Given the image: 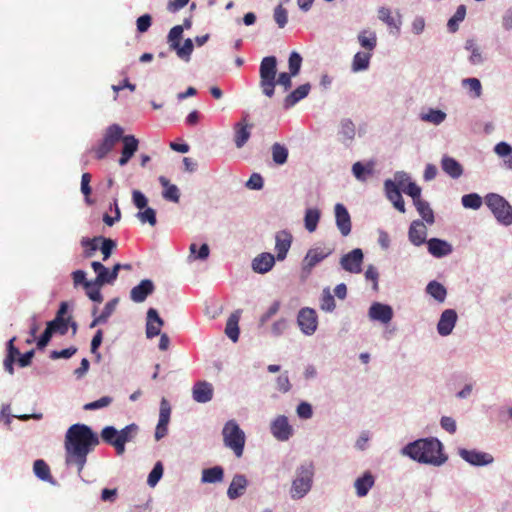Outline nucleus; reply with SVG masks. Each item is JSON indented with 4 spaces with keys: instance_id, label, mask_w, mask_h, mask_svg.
I'll return each instance as SVG.
<instances>
[{
    "instance_id": "nucleus-21",
    "label": "nucleus",
    "mask_w": 512,
    "mask_h": 512,
    "mask_svg": "<svg viewBox=\"0 0 512 512\" xmlns=\"http://www.w3.org/2000/svg\"><path fill=\"white\" fill-rule=\"evenodd\" d=\"M408 237L412 244L420 246L426 242L427 228L420 220H414L409 227Z\"/></svg>"
},
{
    "instance_id": "nucleus-20",
    "label": "nucleus",
    "mask_w": 512,
    "mask_h": 512,
    "mask_svg": "<svg viewBox=\"0 0 512 512\" xmlns=\"http://www.w3.org/2000/svg\"><path fill=\"white\" fill-rule=\"evenodd\" d=\"M153 291V282L149 279H144L137 286L132 288L130 298L135 303H141L144 302Z\"/></svg>"
},
{
    "instance_id": "nucleus-31",
    "label": "nucleus",
    "mask_w": 512,
    "mask_h": 512,
    "mask_svg": "<svg viewBox=\"0 0 512 512\" xmlns=\"http://www.w3.org/2000/svg\"><path fill=\"white\" fill-rule=\"evenodd\" d=\"M358 42L366 51L372 53L377 45V36L374 31L364 29L358 34Z\"/></svg>"
},
{
    "instance_id": "nucleus-13",
    "label": "nucleus",
    "mask_w": 512,
    "mask_h": 512,
    "mask_svg": "<svg viewBox=\"0 0 512 512\" xmlns=\"http://www.w3.org/2000/svg\"><path fill=\"white\" fill-rule=\"evenodd\" d=\"M292 234L287 230H281L275 235V250L277 259L282 261L286 258L292 244Z\"/></svg>"
},
{
    "instance_id": "nucleus-44",
    "label": "nucleus",
    "mask_w": 512,
    "mask_h": 512,
    "mask_svg": "<svg viewBox=\"0 0 512 512\" xmlns=\"http://www.w3.org/2000/svg\"><path fill=\"white\" fill-rule=\"evenodd\" d=\"M33 471L35 475L41 480L48 481L51 479L50 468L42 459H38L34 462Z\"/></svg>"
},
{
    "instance_id": "nucleus-7",
    "label": "nucleus",
    "mask_w": 512,
    "mask_h": 512,
    "mask_svg": "<svg viewBox=\"0 0 512 512\" xmlns=\"http://www.w3.org/2000/svg\"><path fill=\"white\" fill-rule=\"evenodd\" d=\"M486 204L499 223L505 226L512 224V206L504 197L491 193L486 196Z\"/></svg>"
},
{
    "instance_id": "nucleus-16",
    "label": "nucleus",
    "mask_w": 512,
    "mask_h": 512,
    "mask_svg": "<svg viewBox=\"0 0 512 512\" xmlns=\"http://www.w3.org/2000/svg\"><path fill=\"white\" fill-rule=\"evenodd\" d=\"M335 218L342 236H348L351 232V218L346 207L341 203L335 205Z\"/></svg>"
},
{
    "instance_id": "nucleus-60",
    "label": "nucleus",
    "mask_w": 512,
    "mask_h": 512,
    "mask_svg": "<svg viewBox=\"0 0 512 512\" xmlns=\"http://www.w3.org/2000/svg\"><path fill=\"white\" fill-rule=\"evenodd\" d=\"M378 17L381 21H383L384 23H386L389 27H394V28H398V25L395 21V19L393 18V16L391 15V11L390 9L386 8V7H381L379 10H378Z\"/></svg>"
},
{
    "instance_id": "nucleus-10",
    "label": "nucleus",
    "mask_w": 512,
    "mask_h": 512,
    "mask_svg": "<svg viewBox=\"0 0 512 512\" xmlns=\"http://www.w3.org/2000/svg\"><path fill=\"white\" fill-rule=\"evenodd\" d=\"M171 407L169 402L163 398L160 403L159 420L155 430V439L159 441L167 435L170 421Z\"/></svg>"
},
{
    "instance_id": "nucleus-22",
    "label": "nucleus",
    "mask_w": 512,
    "mask_h": 512,
    "mask_svg": "<svg viewBox=\"0 0 512 512\" xmlns=\"http://www.w3.org/2000/svg\"><path fill=\"white\" fill-rule=\"evenodd\" d=\"M193 399L198 403L209 402L213 397V386L207 381L196 382L192 389Z\"/></svg>"
},
{
    "instance_id": "nucleus-57",
    "label": "nucleus",
    "mask_w": 512,
    "mask_h": 512,
    "mask_svg": "<svg viewBox=\"0 0 512 512\" xmlns=\"http://www.w3.org/2000/svg\"><path fill=\"white\" fill-rule=\"evenodd\" d=\"M113 402V398L110 396H103L100 399L86 403L83 406L84 410H97L109 406Z\"/></svg>"
},
{
    "instance_id": "nucleus-32",
    "label": "nucleus",
    "mask_w": 512,
    "mask_h": 512,
    "mask_svg": "<svg viewBox=\"0 0 512 512\" xmlns=\"http://www.w3.org/2000/svg\"><path fill=\"white\" fill-rule=\"evenodd\" d=\"M310 84L306 83L297 87L294 91H292L289 95L286 96L284 100L285 108H290L294 106L297 102L305 98L310 91Z\"/></svg>"
},
{
    "instance_id": "nucleus-14",
    "label": "nucleus",
    "mask_w": 512,
    "mask_h": 512,
    "mask_svg": "<svg viewBox=\"0 0 512 512\" xmlns=\"http://www.w3.org/2000/svg\"><path fill=\"white\" fill-rule=\"evenodd\" d=\"M271 433L280 441H286L292 435V427L286 416H278L271 424Z\"/></svg>"
},
{
    "instance_id": "nucleus-62",
    "label": "nucleus",
    "mask_w": 512,
    "mask_h": 512,
    "mask_svg": "<svg viewBox=\"0 0 512 512\" xmlns=\"http://www.w3.org/2000/svg\"><path fill=\"white\" fill-rule=\"evenodd\" d=\"M91 174L88 172H85L82 174L81 177V192L84 194L86 202L91 203L89 200V196L92 192L90 182H91Z\"/></svg>"
},
{
    "instance_id": "nucleus-48",
    "label": "nucleus",
    "mask_w": 512,
    "mask_h": 512,
    "mask_svg": "<svg viewBox=\"0 0 512 512\" xmlns=\"http://www.w3.org/2000/svg\"><path fill=\"white\" fill-rule=\"evenodd\" d=\"M117 244L114 240L110 238H105L102 236V239L100 241V251L102 253V260L106 261L109 259V257L112 255L113 251L116 249Z\"/></svg>"
},
{
    "instance_id": "nucleus-11",
    "label": "nucleus",
    "mask_w": 512,
    "mask_h": 512,
    "mask_svg": "<svg viewBox=\"0 0 512 512\" xmlns=\"http://www.w3.org/2000/svg\"><path fill=\"white\" fill-rule=\"evenodd\" d=\"M459 455L466 462L470 463L471 465H475V466L488 465V464H491L494 460L492 455H490L488 453H484V452H479L476 450L460 449Z\"/></svg>"
},
{
    "instance_id": "nucleus-50",
    "label": "nucleus",
    "mask_w": 512,
    "mask_h": 512,
    "mask_svg": "<svg viewBox=\"0 0 512 512\" xmlns=\"http://www.w3.org/2000/svg\"><path fill=\"white\" fill-rule=\"evenodd\" d=\"M183 34V26L176 25L170 29L168 33V43L170 48L173 50L174 48H178L180 41L182 39Z\"/></svg>"
},
{
    "instance_id": "nucleus-5",
    "label": "nucleus",
    "mask_w": 512,
    "mask_h": 512,
    "mask_svg": "<svg viewBox=\"0 0 512 512\" xmlns=\"http://www.w3.org/2000/svg\"><path fill=\"white\" fill-rule=\"evenodd\" d=\"M124 137V129L118 124L108 126L102 140L92 147L91 152L97 160L104 159Z\"/></svg>"
},
{
    "instance_id": "nucleus-59",
    "label": "nucleus",
    "mask_w": 512,
    "mask_h": 512,
    "mask_svg": "<svg viewBox=\"0 0 512 512\" xmlns=\"http://www.w3.org/2000/svg\"><path fill=\"white\" fill-rule=\"evenodd\" d=\"M274 20L279 28H284L288 21L287 10L280 4L274 9Z\"/></svg>"
},
{
    "instance_id": "nucleus-41",
    "label": "nucleus",
    "mask_w": 512,
    "mask_h": 512,
    "mask_svg": "<svg viewBox=\"0 0 512 512\" xmlns=\"http://www.w3.org/2000/svg\"><path fill=\"white\" fill-rule=\"evenodd\" d=\"M272 152V159L275 164L277 165H283L287 162L288 159V149L280 144V143H274L271 147Z\"/></svg>"
},
{
    "instance_id": "nucleus-36",
    "label": "nucleus",
    "mask_w": 512,
    "mask_h": 512,
    "mask_svg": "<svg viewBox=\"0 0 512 512\" xmlns=\"http://www.w3.org/2000/svg\"><path fill=\"white\" fill-rule=\"evenodd\" d=\"M371 57H372V53H370V52H366V51L357 52L354 55L353 60H352V65H351L352 71L359 72V71H364V70L368 69Z\"/></svg>"
},
{
    "instance_id": "nucleus-64",
    "label": "nucleus",
    "mask_w": 512,
    "mask_h": 512,
    "mask_svg": "<svg viewBox=\"0 0 512 512\" xmlns=\"http://www.w3.org/2000/svg\"><path fill=\"white\" fill-rule=\"evenodd\" d=\"M462 84L468 87L470 91H473L475 97L481 96L482 86L477 78H466L462 81Z\"/></svg>"
},
{
    "instance_id": "nucleus-26",
    "label": "nucleus",
    "mask_w": 512,
    "mask_h": 512,
    "mask_svg": "<svg viewBox=\"0 0 512 512\" xmlns=\"http://www.w3.org/2000/svg\"><path fill=\"white\" fill-rule=\"evenodd\" d=\"M275 265V257L271 253L263 252L254 258L252 268L255 272L264 274L270 271Z\"/></svg>"
},
{
    "instance_id": "nucleus-58",
    "label": "nucleus",
    "mask_w": 512,
    "mask_h": 512,
    "mask_svg": "<svg viewBox=\"0 0 512 512\" xmlns=\"http://www.w3.org/2000/svg\"><path fill=\"white\" fill-rule=\"evenodd\" d=\"M335 300L329 290H324L321 298L320 307L322 310L332 312L335 309Z\"/></svg>"
},
{
    "instance_id": "nucleus-43",
    "label": "nucleus",
    "mask_w": 512,
    "mask_h": 512,
    "mask_svg": "<svg viewBox=\"0 0 512 512\" xmlns=\"http://www.w3.org/2000/svg\"><path fill=\"white\" fill-rule=\"evenodd\" d=\"M102 286L103 285L96 284V280L94 279L93 281L85 283L83 288L85 289L86 295L90 300L96 303H101L103 301V296L100 291Z\"/></svg>"
},
{
    "instance_id": "nucleus-18",
    "label": "nucleus",
    "mask_w": 512,
    "mask_h": 512,
    "mask_svg": "<svg viewBox=\"0 0 512 512\" xmlns=\"http://www.w3.org/2000/svg\"><path fill=\"white\" fill-rule=\"evenodd\" d=\"M121 141L123 143V147L118 163L120 166H124L129 162V160L138 150L139 141L133 135H126L122 138Z\"/></svg>"
},
{
    "instance_id": "nucleus-46",
    "label": "nucleus",
    "mask_w": 512,
    "mask_h": 512,
    "mask_svg": "<svg viewBox=\"0 0 512 512\" xmlns=\"http://www.w3.org/2000/svg\"><path fill=\"white\" fill-rule=\"evenodd\" d=\"M71 317H55L52 321L48 322V325H52V330L55 333H59L60 335H65L68 331V326L70 323Z\"/></svg>"
},
{
    "instance_id": "nucleus-56",
    "label": "nucleus",
    "mask_w": 512,
    "mask_h": 512,
    "mask_svg": "<svg viewBox=\"0 0 512 512\" xmlns=\"http://www.w3.org/2000/svg\"><path fill=\"white\" fill-rule=\"evenodd\" d=\"M421 118L424 121L438 125L445 120L446 114L441 110L430 109L429 112L423 114Z\"/></svg>"
},
{
    "instance_id": "nucleus-53",
    "label": "nucleus",
    "mask_w": 512,
    "mask_h": 512,
    "mask_svg": "<svg viewBox=\"0 0 512 512\" xmlns=\"http://www.w3.org/2000/svg\"><path fill=\"white\" fill-rule=\"evenodd\" d=\"M462 205L465 208L479 209L482 205L481 197L476 193L466 194L462 197Z\"/></svg>"
},
{
    "instance_id": "nucleus-28",
    "label": "nucleus",
    "mask_w": 512,
    "mask_h": 512,
    "mask_svg": "<svg viewBox=\"0 0 512 512\" xmlns=\"http://www.w3.org/2000/svg\"><path fill=\"white\" fill-rule=\"evenodd\" d=\"M91 267L96 273V284L104 286L105 284H113L115 282L111 270L105 267L101 262L93 261Z\"/></svg>"
},
{
    "instance_id": "nucleus-3",
    "label": "nucleus",
    "mask_w": 512,
    "mask_h": 512,
    "mask_svg": "<svg viewBox=\"0 0 512 512\" xmlns=\"http://www.w3.org/2000/svg\"><path fill=\"white\" fill-rule=\"evenodd\" d=\"M260 75V87L262 92L267 97H272L274 95L276 84L282 85L285 90H288L292 86L291 73L282 72L277 75V59L275 56H267L264 57L260 63L259 68Z\"/></svg>"
},
{
    "instance_id": "nucleus-8",
    "label": "nucleus",
    "mask_w": 512,
    "mask_h": 512,
    "mask_svg": "<svg viewBox=\"0 0 512 512\" xmlns=\"http://www.w3.org/2000/svg\"><path fill=\"white\" fill-rule=\"evenodd\" d=\"M313 472L308 467H301L297 477L293 480L291 486V497L300 499L304 497L311 489Z\"/></svg>"
},
{
    "instance_id": "nucleus-4",
    "label": "nucleus",
    "mask_w": 512,
    "mask_h": 512,
    "mask_svg": "<svg viewBox=\"0 0 512 512\" xmlns=\"http://www.w3.org/2000/svg\"><path fill=\"white\" fill-rule=\"evenodd\" d=\"M138 432L136 424H130L118 431L113 426H106L101 431V437L104 442L113 446L118 455L125 452V444L132 441Z\"/></svg>"
},
{
    "instance_id": "nucleus-25",
    "label": "nucleus",
    "mask_w": 512,
    "mask_h": 512,
    "mask_svg": "<svg viewBox=\"0 0 512 512\" xmlns=\"http://www.w3.org/2000/svg\"><path fill=\"white\" fill-rule=\"evenodd\" d=\"M396 180L399 182L403 192L412 197L413 203L421 199V188L416 183L409 181L405 173L397 174Z\"/></svg>"
},
{
    "instance_id": "nucleus-30",
    "label": "nucleus",
    "mask_w": 512,
    "mask_h": 512,
    "mask_svg": "<svg viewBox=\"0 0 512 512\" xmlns=\"http://www.w3.org/2000/svg\"><path fill=\"white\" fill-rule=\"evenodd\" d=\"M442 170L448 174L451 178L457 179L463 174L462 165L450 156H443L441 160Z\"/></svg>"
},
{
    "instance_id": "nucleus-63",
    "label": "nucleus",
    "mask_w": 512,
    "mask_h": 512,
    "mask_svg": "<svg viewBox=\"0 0 512 512\" xmlns=\"http://www.w3.org/2000/svg\"><path fill=\"white\" fill-rule=\"evenodd\" d=\"M162 474H163L162 464H161V462H157L148 476V480H147L148 484L152 487L155 486L157 484V482L160 480V478L162 477Z\"/></svg>"
},
{
    "instance_id": "nucleus-17",
    "label": "nucleus",
    "mask_w": 512,
    "mask_h": 512,
    "mask_svg": "<svg viewBox=\"0 0 512 512\" xmlns=\"http://www.w3.org/2000/svg\"><path fill=\"white\" fill-rule=\"evenodd\" d=\"M457 321V313L453 309H446L442 312L437 324V331L441 336L449 335Z\"/></svg>"
},
{
    "instance_id": "nucleus-33",
    "label": "nucleus",
    "mask_w": 512,
    "mask_h": 512,
    "mask_svg": "<svg viewBox=\"0 0 512 512\" xmlns=\"http://www.w3.org/2000/svg\"><path fill=\"white\" fill-rule=\"evenodd\" d=\"M374 485V477L370 472H366L362 477L356 479L354 486L358 497H364Z\"/></svg>"
},
{
    "instance_id": "nucleus-37",
    "label": "nucleus",
    "mask_w": 512,
    "mask_h": 512,
    "mask_svg": "<svg viewBox=\"0 0 512 512\" xmlns=\"http://www.w3.org/2000/svg\"><path fill=\"white\" fill-rule=\"evenodd\" d=\"M224 478V470L221 466H214L202 471L201 481L203 483H217Z\"/></svg>"
},
{
    "instance_id": "nucleus-49",
    "label": "nucleus",
    "mask_w": 512,
    "mask_h": 512,
    "mask_svg": "<svg viewBox=\"0 0 512 512\" xmlns=\"http://www.w3.org/2000/svg\"><path fill=\"white\" fill-rule=\"evenodd\" d=\"M466 15V8L464 5H460L452 18L449 19L447 27L450 32H456L458 30V22L464 20Z\"/></svg>"
},
{
    "instance_id": "nucleus-45",
    "label": "nucleus",
    "mask_w": 512,
    "mask_h": 512,
    "mask_svg": "<svg viewBox=\"0 0 512 512\" xmlns=\"http://www.w3.org/2000/svg\"><path fill=\"white\" fill-rule=\"evenodd\" d=\"M385 193L387 198L394 203V201H399V199L402 198V195L400 193V186L397 185L394 181L388 179L384 183Z\"/></svg>"
},
{
    "instance_id": "nucleus-19",
    "label": "nucleus",
    "mask_w": 512,
    "mask_h": 512,
    "mask_svg": "<svg viewBox=\"0 0 512 512\" xmlns=\"http://www.w3.org/2000/svg\"><path fill=\"white\" fill-rule=\"evenodd\" d=\"M164 325L163 319L159 316L154 308H150L147 312L146 336L154 338L160 335L161 328Z\"/></svg>"
},
{
    "instance_id": "nucleus-38",
    "label": "nucleus",
    "mask_w": 512,
    "mask_h": 512,
    "mask_svg": "<svg viewBox=\"0 0 512 512\" xmlns=\"http://www.w3.org/2000/svg\"><path fill=\"white\" fill-rule=\"evenodd\" d=\"M102 236H96L93 238H82L81 245L84 248V258H91L100 247V241Z\"/></svg>"
},
{
    "instance_id": "nucleus-2",
    "label": "nucleus",
    "mask_w": 512,
    "mask_h": 512,
    "mask_svg": "<svg viewBox=\"0 0 512 512\" xmlns=\"http://www.w3.org/2000/svg\"><path fill=\"white\" fill-rule=\"evenodd\" d=\"M403 453L420 463L440 466L447 461L442 443L435 438L419 439L406 445Z\"/></svg>"
},
{
    "instance_id": "nucleus-55",
    "label": "nucleus",
    "mask_w": 512,
    "mask_h": 512,
    "mask_svg": "<svg viewBox=\"0 0 512 512\" xmlns=\"http://www.w3.org/2000/svg\"><path fill=\"white\" fill-rule=\"evenodd\" d=\"M173 50L176 51L178 57L188 61L193 52V42L190 38H188L184 41L182 46L179 44L178 48H174Z\"/></svg>"
},
{
    "instance_id": "nucleus-47",
    "label": "nucleus",
    "mask_w": 512,
    "mask_h": 512,
    "mask_svg": "<svg viewBox=\"0 0 512 512\" xmlns=\"http://www.w3.org/2000/svg\"><path fill=\"white\" fill-rule=\"evenodd\" d=\"M189 252V258H193V260H206L209 256L210 250L207 244H202L198 250L197 245L192 243L189 247Z\"/></svg>"
},
{
    "instance_id": "nucleus-34",
    "label": "nucleus",
    "mask_w": 512,
    "mask_h": 512,
    "mask_svg": "<svg viewBox=\"0 0 512 512\" xmlns=\"http://www.w3.org/2000/svg\"><path fill=\"white\" fill-rule=\"evenodd\" d=\"M240 320V311H235L232 313L226 323L225 334L228 338H230L233 342H236L239 338V323Z\"/></svg>"
},
{
    "instance_id": "nucleus-40",
    "label": "nucleus",
    "mask_w": 512,
    "mask_h": 512,
    "mask_svg": "<svg viewBox=\"0 0 512 512\" xmlns=\"http://www.w3.org/2000/svg\"><path fill=\"white\" fill-rule=\"evenodd\" d=\"M414 205L418 213L427 224L431 225L434 223V213L427 201L420 199L417 200Z\"/></svg>"
},
{
    "instance_id": "nucleus-35",
    "label": "nucleus",
    "mask_w": 512,
    "mask_h": 512,
    "mask_svg": "<svg viewBox=\"0 0 512 512\" xmlns=\"http://www.w3.org/2000/svg\"><path fill=\"white\" fill-rule=\"evenodd\" d=\"M159 182L164 188L162 193L163 198L178 203L180 199V192L178 187L174 184H170L169 180L164 176L159 178Z\"/></svg>"
},
{
    "instance_id": "nucleus-52",
    "label": "nucleus",
    "mask_w": 512,
    "mask_h": 512,
    "mask_svg": "<svg viewBox=\"0 0 512 512\" xmlns=\"http://www.w3.org/2000/svg\"><path fill=\"white\" fill-rule=\"evenodd\" d=\"M465 48L467 50L471 51L469 60L473 65H478L483 62L481 52L479 51L478 47L476 46L474 40H467L466 44H465Z\"/></svg>"
},
{
    "instance_id": "nucleus-27",
    "label": "nucleus",
    "mask_w": 512,
    "mask_h": 512,
    "mask_svg": "<svg viewBox=\"0 0 512 512\" xmlns=\"http://www.w3.org/2000/svg\"><path fill=\"white\" fill-rule=\"evenodd\" d=\"M248 481L246 477L242 474H237L233 477L228 490H227V496L231 500H235L242 496L245 493V490L247 488Z\"/></svg>"
},
{
    "instance_id": "nucleus-51",
    "label": "nucleus",
    "mask_w": 512,
    "mask_h": 512,
    "mask_svg": "<svg viewBox=\"0 0 512 512\" xmlns=\"http://www.w3.org/2000/svg\"><path fill=\"white\" fill-rule=\"evenodd\" d=\"M137 218L141 223H149L151 226H155L157 223L156 212L153 208L146 207L143 211L137 213Z\"/></svg>"
},
{
    "instance_id": "nucleus-54",
    "label": "nucleus",
    "mask_w": 512,
    "mask_h": 512,
    "mask_svg": "<svg viewBox=\"0 0 512 512\" xmlns=\"http://www.w3.org/2000/svg\"><path fill=\"white\" fill-rule=\"evenodd\" d=\"M301 65H302L301 55L296 51L291 52V54L289 56V60H288L289 72L291 73V75H293V76L298 75Z\"/></svg>"
},
{
    "instance_id": "nucleus-23",
    "label": "nucleus",
    "mask_w": 512,
    "mask_h": 512,
    "mask_svg": "<svg viewBox=\"0 0 512 512\" xmlns=\"http://www.w3.org/2000/svg\"><path fill=\"white\" fill-rule=\"evenodd\" d=\"M427 246L429 253L437 258L447 256L453 251L451 244L439 238H431L427 241Z\"/></svg>"
},
{
    "instance_id": "nucleus-15",
    "label": "nucleus",
    "mask_w": 512,
    "mask_h": 512,
    "mask_svg": "<svg viewBox=\"0 0 512 512\" xmlns=\"http://www.w3.org/2000/svg\"><path fill=\"white\" fill-rule=\"evenodd\" d=\"M252 125L248 124L247 116L234 125V142L237 148H242L251 136Z\"/></svg>"
},
{
    "instance_id": "nucleus-9",
    "label": "nucleus",
    "mask_w": 512,
    "mask_h": 512,
    "mask_svg": "<svg viewBox=\"0 0 512 512\" xmlns=\"http://www.w3.org/2000/svg\"><path fill=\"white\" fill-rule=\"evenodd\" d=\"M297 323L300 330L306 335H312L318 326V317L314 309L302 308L297 316Z\"/></svg>"
},
{
    "instance_id": "nucleus-61",
    "label": "nucleus",
    "mask_w": 512,
    "mask_h": 512,
    "mask_svg": "<svg viewBox=\"0 0 512 512\" xmlns=\"http://www.w3.org/2000/svg\"><path fill=\"white\" fill-rule=\"evenodd\" d=\"M152 25V16L150 14H144L137 18L136 26L139 33H145L149 30Z\"/></svg>"
},
{
    "instance_id": "nucleus-6",
    "label": "nucleus",
    "mask_w": 512,
    "mask_h": 512,
    "mask_svg": "<svg viewBox=\"0 0 512 512\" xmlns=\"http://www.w3.org/2000/svg\"><path fill=\"white\" fill-rule=\"evenodd\" d=\"M222 435L225 446L230 448L236 457H241L244 451L245 433L237 422L235 420L227 421L223 427Z\"/></svg>"
},
{
    "instance_id": "nucleus-29",
    "label": "nucleus",
    "mask_w": 512,
    "mask_h": 512,
    "mask_svg": "<svg viewBox=\"0 0 512 512\" xmlns=\"http://www.w3.org/2000/svg\"><path fill=\"white\" fill-rule=\"evenodd\" d=\"M330 254V249H310L304 258V268L309 270L312 269L315 265L324 260Z\"/></svg>"
},
{
    "instance_id": "nucleus-12",
    "label": "nucleus",
    "mask_w": 512,
    "mask_h": 512,
    "mask_svg": "<svg viewBox=\"0 0 512 512\" xmlns=\"http://www.w3.org/2000/svg\"><path fill=\"white\" fill-rule=\"evenodd\" d=\"M362 261L363 252L361 249L356 248L341 258V265L346 271L359 273L361 271Z\"/></svg>"
},
{
    "instance_id": "nucleus-1",
    "label": "nucleus",
    "mask_w": 512,
    "mask_h": 512,
    "mask_svg": "<svg viewBox=\"0 0 512 512\" xmlns=\"http://www.w3.org/2000/svg\"><path fill=\"white\" fill-rule=\"evenodd\" d=\"M100 443L97 433L85 424L71 425L65 435L66 463L75 464L80 473L87 455Z\"/></svg>"
},
{
    "instance_id": "nucleus-42",
    "label": "nucleus",
    "mask_w": 512,
    "mask_h": 512,
    "mask_svg": "<svg viewBox=\"0 0 512 512\" xmlns=\"http://www.w3.org/2000/svg\"><path fill=\"white\" fill-rule=\"evenodd\" d=\"M320 219V211L316 208H310L306 210L304 223L305 228L309 232H314L317 228L318 222Z\"/></svg>"
},
{
    "instance_id": "nucleus-24",
    "label": "nucleus",
    "mask_w": 512,
    "mask_h": 512,
    "mask_svg": "<svg viewBox=\"0 0 512 512\" xmlns=\"http://www.w3.org/2000/svg\"><path fill=\"white\" fill-rule=\"evenodd\" d=\"M369 316L373 320H378L386 324L391 321L393 310L389 305L374 303L369 309Z\"/></svg>"
},
{
    "instance_id": "nucleus-39",
    "label": "nucleus",
    "mask_w": 512,
    "mask_h": 512,
    "mask_svg": "<svg viewBox=\"0 0 512 512\" xmlns=\"http://www.w3.org/2000/svg\"><path fill=\"white\" fill-rule=\"evenodd\" d=\"M426 292L438 302H444L447 291L446 288L437 281H431L426 287Z\"/></svg>"
}]
</instances>
